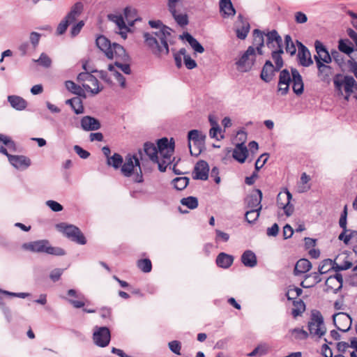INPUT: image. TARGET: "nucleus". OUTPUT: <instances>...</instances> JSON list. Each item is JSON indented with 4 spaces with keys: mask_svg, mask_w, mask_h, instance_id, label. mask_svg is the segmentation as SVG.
Returning a JSON list of instances; mask_svg holds the SVG:
<instances>
[{
    "mask_svg": "<svg viewBox=\"0 0 357 357\" xmlns=\"http://www.w3.org/2000/svg\"><path fill=\"white\" fill-rule=\"evenodd\" d=\"M149 24L156 30L144 33L145 45L158 56L167 55L169 52L167 40L171 36V29L160 20H149Z\"/></svg>",
    "mask_w": 357,
    "mask_h": 357,
    "instance_id": "obj_1",
    "label": "nucleus"
},
{
    "mask_svg": "<svg viewBox=\"0 0 357 357\" xmlns=\"http://www.w3.org/2000/svg\"><path fill=\"white\" fill-rule=\"evenodd\" d=\"M174 150L173 139L169 142L164 137L158 141L157 146L153 143L146 142L144 151L149 159L157 163L160 172H165L167 166L172 163V156Z\"/></svg>",
    "mask_w": 357,
    "mask_h": 357,
    "instance_id": "obj_2",
    "label": "nucleus"
},
{
    "mask_svg": "<svg viewBox=\"0 0 357 357\" xmlns=\"http://www.w3.org/2000/svg\"><path fill=\"white\" fill-rule=\"evenodd\" d=\"M121 172L126 177H132L136 183L143 182V175L139 158L137 155H128L121 166Z\"/></svg>",
    "mask_w": 357,
    "mask_h": 357,
    "instance_id": "obj_3",
    "label": "nucleus"
},
{
    "mask_svg": "<svg viewBox=\"0 0 357 357\" xmlns=\"http://www.w3.org/2000/svg\"><path fill=\"white\" fill-rule=\"evenodd\" d=\"M22 247L33 252H45L55 256H63L66 254L63 249L52 246L50 242L45 239L24 243Z\"/></svg>",
    "mask_w": 357,
    "mask_h": 357,
    "instance_id": "obj_4",
    "label": "nucleus"
},
{
    "mask_svg": "<svg viewBox=\"0 0 357 357\" xmlns=\"http://www.w3.org/2000/svg\"><path fill=\"white\" fill-rule=\"evenodd\" d=\"M56 229L66 238L79 245H85L86 239L81 230L74 225L61 222L56 225Z\"/></svg>",
    "mask_w": 357,
    "mask_h": 357,
    "instance_id": "obj_5",
    "label": "nucleus"
},
{
    "mask_svg": "<svg viewBox=\"0 0 357 357\" xmlns=\"http://www.w3.org/2000/svg\"><path fill=\"white\" fill-rule=\"evenodd\" d=\"M307 326L309 334L312 337L321 338L326 333V328L324 324L323 316L318 310L312 312Z\"/></svg>",
    "mask_w": 357,
    "mask_h": 357,
    "instance_id": "obj_6",
    "label": "nucleus"
},
{
    "mask_svg": "<svg viewBox=\"0 0 357 357\" xmlns=\"http://www.w3.org/2000/svg\"><path fill=\"white\" fill-rule=\"evenodd\" d=\"M83 10V4L81 2H77L73 5L70 11L59 24L56 33L58 35H62L67 30L68 26L73 23L77 18L80 15Z\"/></svg>",
    "mask_w": 357,
    "mask_h": 357,
    "instance_id": "obj_7",
    "label": "nucleus"
},
{
    "mask_svg": "<svg viewBox=\"0 0 357 357\" xmlns=\"http://www.w3.org/2000/svg\"><path fill=\"white\" fill-rule=\"evenodd\" d=\"M188 139L191 155L198 156L204 145L206 135L197 130H192L188 132Z\"/></svg>",
    "mask_w": 357,
    "mask_h": 357,
    "instance_id": "obj_8",
    "label": "nucleus"
},
{
    "mask_svg": "<svg viewBox=\"0 0 357 357\" xmlns=\"http://www.w3.org/2000/svg\"><path fill=\"white\" fill-rule=\"evenodd\" d=\"M77 81L83 82L82 87L93 96L99 93L102 90V87H100L96 77L87 72L80 73L77 76Z\"/></svg>",
    "mask_w": 357,
    "mask_h": 357,
    "instance_id": "obj_9",
    "label": "nucleus"
},
{
    "mask_svg": "<svg viewBox=\"0 0 357 357\" xmlns=\"http://www.w3.org/2000/svg\"><path fill=\"white\" fill-rule=\"evenodd\" d=\"M255 50L252 46H250L244 52L240 58L236 61V68L238 71L245 73L250 71L255 62Z\"/></svg>",
    "mask_w": 357,
    "mask_h": 357,
    "instance_id": "obj_10",
    "label": "nucleus"
},
{
    "mask_svg": "<svg viewBox=\"0 0 357 357\" xmlns=\"http://www.w3.org/2000/svg\"><path fill=\"white\" fill-rule=\"evenodd\" d=\"M111 334L109 328L105 326L94 328L93 340L96 345L100 347H107L110 342Z\"/></svg>",
    "mask_w": 357,
    "mask_h": 357,
    "instance_id": "obj_11",
    "label": "nucleus"
},
{
    "mask_svg": "<svg viewBox=\"0 0 357 357\" xmlns=\"http://www.w3.org/2000/svg\"><path fill=\"white\" fill-rule=\"evenodd\" d=\"M107 68L109 71V75L106 71L100 70L99 72L100 77L107 84H112L111 77H113L119 82L121 88H125L126 86V79L114 68V66H113V64H109Z\"/></svg>",
    "mask_w": 357,
    "mask_h": 357,
    "instance_id": "obj_12",
    "label": "nucleus"
},
{
    "mask_svg": "<svg viewBox=\"0 0 357 357\" xmlns=\"http://www.w3.org/2000/svg\"><path fill=\"white\" fill-rule=\"evenodd\" d=\"M333 323L338 331L347 332L351 327L352 319L344 312H338L333 316Z\"/></svg>",
    "mask_w": 357,
    "mask_h": 357,
    "instance_id": "obj_13",
    "label": "nucleus"
},
{
    "mask_svg": "<svg viewBox=\"0 0 357 357\" xmlns=\"http://www.w3.org/2000/svg\"><path fill=\"white\" fill-rule=\"evenodd\" d=\"M291 198L292 195L288 190L281 192L277 196L278 207L282 208L287 216H290L294 212V206L290 204Z\"/></svg>",
    "mask_w": 357,
    "mask_h": 357,
    "instance_id": "obj_14",
    "label": "nucleus"
},
{
    "mask_svg": "<svg viewBox=\"0 0 357 357\" xmlns=\"http://www.w3.org/2000/svg\"><path fill=\"white\" fill-rule=\"evenodd\" d=\"M298 48V59L299 63L304 67H308L313 63L309 50L300 41L296 40Z\"/></svg>",
    "mask_w": 357,
    "mask_h": 357,
    "instance_id": "obj_15",
    "label": "nucleus"
},
{
    "mask_svg": "<svg viewBox=\"0 0 357 357\" xmlns=\"http://www.w3.org/2000/svg\"><path fill=\"white\" fill-rule=\"evenodd\" d=\"M314 47L317 52V54L314 55V58L315 61H319L320 62L329 63L331 62V55L326 47L319 40H316L314 43Z\"/></svg>",
    "mask_w": 357,
    "mask_h": 357,
    "instance_id": "obj_16",
    "label": "nucleus"
},
{
    "mask_svg": "<svg viewBox=\"0 0 357 357\" xmlns=\"http://www.w3.org/2000/svg\"><path fill=\"white\" fill-rule=\"evenodd\" d=\"M250 29V26L246 19H243L241 15L238 16L236 22V33L238 38L244 40L247 37Z\"/></svg>",
    "mask_w": 357,
    "mask_h": 357,
    "instance_id": "obj_17",
    "label": "nucleus"
},
{
    "mask_svg": "<svg viewBox=\"0 0 357 357\" xmlns=\"http://www.w3.org/2000/svg\"><path fill=\"white\" fill-rule=\"evenodd\" d=\"M106 56L107 58L116 61H126L128 57L124 48L116 43L112 44L111 50L107 52Z\"/></svg>",
    "mask_w": 357,
    "mask_h": 357,
    "instance_id": "obj_18",
    "label": "nucleus"
},
{
    "mask_svg": "<svg viewBox=\"0 0 357 357\" xmlns=\"http://www.w3.org/2000/svg\"><path fill=\"white\" fill-rule=\"evenodd\" d=\"M262 193L258 189L253 190L246 197L245 202L250 208H261Z\"/></svg>",
    "mask_w": 357,
    "mask_h": 357,
    "instance_id": "obj_19",
    "label": "nucleus"
},
{
    "mask_svg": "<svg viewBox=\"0 0 357 357\" xmlns=\"http://www.w3.org/2000/svg\"><path fill=\"white\" fill-rule=\"evenodd\" d=\"M108 18L117 26L119 29L117 33L121 35L123 39H126L127 38V33L129 31V28L126 26L122 15L111 14L108 15Z\"/></svg>",
    "mask_w": 357,
    "mask_h": 357,
    "instance_id": "obj_20",
    "label": "nucleus"
},
{
    "mask_svg": "<svg viewBox=\"0 0 357 357\" xmlns=\"http://www.w3.org/2000/svg\"><path fill=\"white\" fill-rule=\"evenodd\" d=\"M8 160L17 169H26L31 164V160L24 155H9Z\"/></svg>",
    "mask_w": 357,
    "mask_h": 357,
    "instance_id": "obj_21",
    "label": "nucleus"
},
{
    "mask_svg": "<svg viewBox=\"0 0 357 357\" xmlns=\"http://www.w3.org/2000/svg\"><path fill=\"white\" fill-rule=\"evenodd\" d=\"M80 125L84 131H93L100 128V121L91 116H84L81 119Z\"/></svg>",
    "mask_w": 357,
    "mask_h": 357,
    "instance_id": "obj_22",
    "label": "nucleus"
},
{
    "mask_svg": "<svg viewBox=\"0 0 357 357\" xmlns=\"http://www.w3.org/2000/svg\"><path fill=\"white\" fill-rule=\"evenodd\" d=\"M208 172L209 167L206 161L200 160L197 162L194 170L195 178L205 181L208 177Z\"/></svg>",
    "mask_w": 357,
    "mask_h": 357,
    "instance_id": "obj_23",
    "label": "nucleus"
},
{
    "mask_svg": "<svg viewBox=\"0 0 357 357\" xmlns=\"http://www.w3.org/2000/svg\"><path fill=\"white\" fill-rule=\"evenodd\" d=\"M291 76L293 82V91L296 95H301L303 92V82L298 70L296 68H291Z\"/></svg>",
    "mask_w": 357,
    "mask_h": 357,
    "instance_id": "obj_24",
    "label": "nucleus"
},
{
    "mask_svg": "<svg viewBox=\"0 0 357 357\" xmlns=\"http://www.w3.org/2000/svg\"><path fill=\"white\" fill-rule=\"evenodd\" d=\"M241 261L246 267L254 268L257 264V256L252 250H247L242 254Z\"/></svg>",
    "mask_w": 357,
    "mask_h": 357,
    "instance_id": "obj_25",
    "label": "nucleus"
},
{
    "mask_svg": "<svg viewBox=\"0 0 357 357\" xmlns=\"http://www.w3.org/2000/svg\"><path fill=\"white\" fill-rule=\"evenodd\" d=\"M248 153L247 147L244 145L243 142H241L236 144L233 151L232 155L235 160L243 163L248 156Z\"/></svg>",
    "mask_w": 357,
    "mask_h": 357,
    "instance_id": "obj_26",
    "label": "nucleus"
},
{
    "mask_svg": "<svg viewBox=\"0 0 357 357\" xmlns=\"http://www.w3.org/2000/svg\"><path fill=\"white\" fill-rule=\"evenodd\" d=\"M317 66L318 68V76L323 82H329L330 77L332 74L331 66L324 64L319 61H317Z\"/></svg>",
    "mask_w": 357,
    "mask_h": 357,
    "instance_id": "obj_27",
    "label": "nucleus"
},
{
    "mask_svg": "<svg viewBox=\"0 0 357 357\" xmlns=\"http://www.w3.org/2000/svg\"><path fill=\"white\" fill-rule=\"evenodd\" d=\"M321 281L320 274L317 272L307 274L305 279L301 282V285L303 288H310L319 283Z\"/></svg>",
    "mask_w": 357,
    "mask_h": 357,
    "instance_id": "obj_28",
    "label": "nucleus"
},
{
    "mask_svg": "<svg viewBox=\"0 0 357 357\" xmlns=\"http://www.w3.org/2000/svg\"><path fill=\"white\" fill-rule=\"evenodd\" d=\"M216 264L222 268H229L234 262V257L225 252H220L216 257Z\"/></svg>",
    "mask_w": 357,
    "mask_h": 357,
    "instance_id": "obj_29",
    "label": "nucleus"
},
{
    "mask_svg": "<svg viewBox=\"0 0 357 357\" xmlns=\"http://www.w3.org/2000/svg\"><path fill=\"white\" fill-rule=\"evenodd\" d=\"M8 101L13 108L18 111L24 110L27 106V102L23 98L18 96H8Z\"/></svg>",
    "mask_w": 357,
    "mask_h": 357,
    "instance_id": "obj_30",
    "label": "nucleus"
},
{
    "mask_svg": "<svg viewBox=\"0 0 357 357\" xmlns=\"http://www.w3.org/2000/svg\"><path fill=\"white\" fill-rule=\"evenodd\" d=\"M169 11L173 16L174 20L180 26H186L189 21H188V16L186 13H178L176 10V6H174L173 9L171 8V7L168 8Z\"/></svg>",
    "mask_w": 357,
    "mask_h": 357,
    "instance_id": "obj_31",
    "label": "nucleus"
},
{
    "mask_svg": "<svg viewBox=\"0 0 357 357\" xmlns=\"http://www.w3.org/2000/svg\"><path fill=\"white\" fill-rule=\"evenodd\" d=\"M311 268L312 264L309 260L306 259H301L296 262L294 272L296 275H299L307 273Z\"/></svg>",
    "mask_w": 357,
    "mask_h": 357,
    "instance_id": "obj_32",
    "label": "nucleus"
},
{
    "mask_svg": "<svg viewBox=\"0 0 357 357\" xmlns=\"http://www.w3.org/2000/svg\"><path fill=\"white\" fill-rule=\"evenodd\" d=\"M68 295L70 296L77 298L78 300L68 299V301L75 308H81L84 306V296L82 294H78L75 289L68 291Z\"/></svg>",
    "mask_w": 357,
    "mask_h": 357,
    "instance_id": "obj_33",
    "label": "nucleus"
},
{
    "mask_svg": "<svg viewBox=\"0 0 357 357\" xmlns=\"http://www.w3.org/2000/svg\"><path fill=\"white\" fill-rule=\"evenodd\" d=\"M283 48L276 49L272 52V59L275 65L269 61V67H273L275 70H279L283 66V60L281 54H283Z\"/></svg>",
    "mask_w": 357,
    "mask_h": 357,
    "instance_id": "obj_34",
    "label": "nucleus"
},
{
    "mask_svg": "<svg viewBox=\"0 0 357 357\" xmlns=\"http://www.w3.org/2000/svg\"><path fill=\"white\" fill-rule=\"evenodd\" d=\"M220 8L225 17L234 16L236 13L231 0H220Z\"/></svg>",
    "mask_w": 357,
    "mask_h": 357,
    "instance_id": "obj_35",
    "label": "nucleus"
},
{
    "mask_svg": "<svg viewBox=\"0 0 357 357\" xmlns=\"http://www.w3.org/2000/svg\"><path fill=\"white\" fill-rule=\"evenodd\" d=\"M264 34L259 29L253 31V47H255L259 54H262L261 48L264 46Z\"/></svg>",
    "mask_w": 357,
    "mask_h": 357,
    "instance_id": "obj_36",
    "label": "nucleus"
},
{
    "mask_svg": "<svg viewBox=\"0 0 357 357\" xmlns=\"http://www.w3.org/2000/svg\"><path fill=\"white\" fill-rule=\"evenodd\" d=\"M66 104L70 105L76 114H80L84 112L82 101L79 97L66 100Z\"/></svg>",
    "mask_w": 357,
    "mask_h": 357,
    "instance_id": "obj_37",
    "label": "nucleus"
},
{
    "mask_svg": "<svg viewBox=\"0 0 357 357\" xmlns=\"http://www.w3.org/2000/svg\"><path fill=\"white\" fill-rule=\"evenodd\" d=\"M269 45L276 49L282 48V40L276 30L269 31Z\"/></svg>",
    "mask_w": 357,
    "mask_h": 357,
    "instance_id": "obj_38",
    "label": "nucleus"
},
{
    "mask_svg": "<svg viewBox=\"0 0 357 357\" xmlns=\"http://www.w3.org/2000/svg\"><path fill=\"white\" fill-rule=\"evenodd\" d=\"M338 49L347 55H350L354 51L352 43L348 39H340L338 42Z\"/></svg>",
    "mask_w": 357,
    "mask_h": 357,
    "instance_id": "obj_39",
    "label": "nucleus"
},
{
    "mask_svg": "<svg viewBox=\"0 0 357 357\" xmlns=\"http://www.w3.org/2000/svg\"><path fill=\"white\" fill-rule=\"evenodd\" d=\"M185 38L195 52L201 54L204 52V47L190 33H187L185 35Z\"/></svg>",
    "mask_w": 357,
    "mask_h": 357,
    "instance_id": "obj_40",
    "label": "nucleus"
},
{
    "mask_svg": "<svg viewBox=\"0 0 357 357\" xmlns=\"http://www.w3.org/2000/svg\"><path fill=\"white\" fill-rule=\"evenodd\" d=\"M66 88L70 91L71 93L79 96L85 97L84 90L82 87L77 85L75 82L70 80L66 81L65 82Z\"/></svg>",
    "mask_w": 357,
    "mask_h": 357,
    "instance_id": "obj_41",
    "label": "nucleus"
},
{
    "mask_svg": "<svg viewBox=\"0 0 357 357\" xmlns=\"http://www.w3.org/2000/svg\"><path fill=\"white\" fill-rule=\"evenodd\" d=\"M96 43L98 47L105 52V55L107 54V52L111 50V46L112 45L109 40L103 36H98L96 38Z\"/></svg>",
    "mask_w": 357,
    "mask_h": 357,
    "instance_id": "obj_42",
    "label": "nucleus"
},
{
    "mask_svg": "<svg viewBox=\"0 0 357 357\" xmlns=\"http://www.w3.org/2000/svg\"><path fill=\"white\" fill-rule=\"evenodd\" d=\"M291 337L295 340H306L310 334L305 330L299 328H296L289 331Z\"/></svg>",
    "mask_w": 357,
    "mask_h": 357,
    "instance_id": "obj_43",
    "label": "nucleus"
},
{
    "mask_svg": "<svg viewBox=\"0 0 357 357\" xmlns=\"http://www.w3.org/2000/svg\"><path fill=\"white\" fill-rule=\"evenodd\" d=\"M325 285L326 287V291L328 292H333L335 294L342 289L340 283L329 277L326 280Z\"/></svg>",
    "mask_w": 357,
    "mask_h": 357,
    "instance_id": "obj_44",
    "label": "nucleus"
},
{
    "mask_svg": "<svg viewBox=\"0 0 357 357\" xmlns=\"http://www.w3.org/2000/svg\"><path fill=\"white\" fill-rule=\"evenodd\" d=\"M310 180V176L305 172H303L301 174L300 182L298 185V190L299 192H305L310 189V185L308 184Z\"/></svg>",
    "mask_w": 357,
    "mask_h": 357,
    "instance_id": "obj_45",
    "label": "nucleus"
},
{
    "mask_svg": "<svg viewBox=\"0 0 357 357\" xmlns=\"http://www.w3.org/2000/svg\"><path fill=\"white\" fill-rule=\"evenodd\" d=\"M180 202L183 206H185L191 210L195 209L198 206L197 198L192 196L182 198Z\"/></svg>",
    "mask_w": 357,
    "mask_h": 357,
    "instance_id": "obj_46",
    "label": "nucleus"
},
{
    "mask_svg": "<svg viewBox=\"0 0 357 357\" xmlns=\"http://www.w3.org/2000/svg\"><path fill=\"white\" fill-rule=\"evenodd\" d=\"M124 15L126 21L127 22L129 26H132L134 24V22L137 20V17L136 16V10L134 8H125Z\"/></svg>",
    "mask_w": 357,
    "mask_h": 357,
    "instance_id": "obj_47",
    "label": "nucleus"
},
{
    "mask_svg": "<svg viewBox=\"0 0 357 357\" xmlns=\"http://www.w3.org/2000/svg\"><path fill=\"white\" fill-rule=\"evenodd\" d=\"M107 163L109 166H112L114 169H118L122 166L123 158L119 153H114L107 160Z\"/></svg>",
    "mask_w": 357,
    "mask_h": 357,
    "instance_id": "obj_48",
    "label": "nucleus"
},
{
    "mask_svg": "<svg viewBox=\"0 0 357 357\" xmlns=\"http://www.w3.org/2000/svg\"><path fill=\"white\" fill-rule=\"evenodd\" d=\"M189 183V178L188 177H176L172 181L174 187L178 190H182L185 189Z\"/></svg>",
    "mask_w": 357,
    "mask_h": 357,
    "instance_id": "obj_49",
    "label": "nucleus"
},
{
    "mask_svg": "<svg viewBox=\"0 0 357 357\" xmlns=\"http://www.w3.org/2000/svg\"><path fill=\"white\" fill-rule=\"evenodd\" d=\"M181 54H183V61L188 69L191 70L197 66L195 61L190 55L187 54V51L185 48L181 49Z\"/></svg>",
    "mask_w": 357,
    "mask_h": 357,
    "instance_id": "obj_50",
    "label": "nucleus"
},
{
    "mask_svg": "<svg viewBox=\"0 0 357 357\" xmlns=\"http://www.w3.org/2000/svg\"><path fill=\"white\" fill-rule=\"evenodd\" d=\"M284 43H285V50L287 53L289 54L291 56H293L296 52V46L292 41V39L289 35H286L284 37Z\"/></svg>",
    "mask_w": 357,
    "mask_h": 357,
    "instance_id": "obj_51",
    "label": "nucleus"
},
{
    "mask_svg": "<svg viewBox=\"0 0 357 357\" xmlns=\"http://www.w3.org/2000/svg\"><path fill=\"white\" fill-rule=\"evenodd\" d=\"M333 265V260L331 259H326L322 261L321 264L319 266L318 273L320 275L325 274L328 273L331 269Z\"/></svg>",
    "mask_w": 357,
    "mask_h": 357,
    "instance_id": "obj_52",
    "label": "nucleus"
},
{
    "mask_svg": "<svg viewBox=\"0 0 357 357\" xmlns=\"http://www.w3.org/2000/svg\"><path fill=\"white\" fill-rule=\"evenodd\" d=\"M259 209L257 208H250L249 211H248L245 215L246 220L249 223H252L255 220H257L259 215Z\"/></svg>",
    "mask_w": 357,
    "mask_h": 357,
    "instance_id": "obj_53",
    "label": "nucleus"
},
{
    "mask_svg": "<svg viewBox=\"0 0 357 357\" xmlns=\"http://www.w3.org/2000/svg\"><path fill=\"white\" fill-rule=\"evenodd\" d=\"M137 267L144 273H149L152 268L151 261L149 259L139 260Z\"/></svg>",
    "mask_w": 357,
    "mask_h": 357,
    "instance_id": "obj_54",
    "label": "nucleus"
},
{
    "mask_svg": "<svg viewBox=\"0 0 357 357\" xmlns=\"http://www.w3.org/2000/svg\"><path fill=\"white\" fill-rule=\"evenodd\" d=\"M291 79L289 70L284 69L280 73L278 85L289 84Z\"/></svg>",
    "mask_w": 357,
    "mask_h": 357,
    "instance_id": "obj_55",
    "label": "nucleus"
},
{
    "mask_svg": "<svg viewBox=\"0 0 357 357\" xmlns=\"http://www.w3.org/2000/svg\"><path fill=\"white\" fill-rule=\"evenodd\" d=\"M33 61L45 68H50L52 64L51 59L45 53H42L38 59Z\"/></svg>",
    "mask_w": 357,
    "mask_h": 357,
    "instance_id": "obj_56",
    "label": "nucleus"
},
{
    "mask_svg": "<svg viewBox=\"0 0 357 357\" xmlns=\"http://www.w3.org/2000/svg\"><path fill=\"white\" fill-rule=\"evenodd\" d=\"M222 130L219 126L212 127L209 130V135L211 138H214L216 140H220L224 137L221 134Z\"/></svg>",
    "mask_w": 357,
    "mask_h": 357,
    "instance_id": "obj_57",
    "label": "nucleus"
},
{
    "mask_svg": "<svg viewBox=\"0 0 357 357\" xmlns=\"http://www.w3.org/2000/svg\"><path fill=\"white\" fill-rule=\"evenodd\" d=\"M40 37V33L38 32L32 31L30 33L29 40L33 49H36V47L38 45Z\"/></svg>",
    "mask_w": 357,
    "mask_h": 357,
    "instance_id": "obj_58",
    "label": "nucleus"
},
{
    "mask_svg": "<svg viewBox=\"0 0 357 357\" xmlns=\"http://www.w3.org/2000/svg\"><path fill=\"white\" fill-rule=\"evenodd\" d=\"M121 61H115L114 64L113 66H114V68L117 67L125 74L130 75L131 73L130 65L128 63H121Z\"/></svg>",
    "mask_w": 357,
    "mask_h": 357,
    "instance_id": "obj_59",
    "label": "nucleus"
},
{
    "mask_svg": "<svg viewBox=\"0 0 357 357\" xmlns=\"http://www.w3.org/2000/svg\"><path fill=\"white\" fill-rule=\"evenodd\" d=\"M45 204L54 212L61 211L63 208L61 204L54 200H48Z\"/></svg>",
    "mask_w": 357,
    "mask_h": 357,
    "instance_id": "obj_60",
    "label": "nucleus"
},
{
    "mask_svg": "<svg viewBox=\"0 0 357 357\" xmlns=\"http://www.w3.org/2000/svg\"><path fill=\"white\" fill-rule=\"evenodd\" d=\"M298 305H300V307L293 308L291 310V314L294 317H296L302 314L305 311V305L303 301L300 300L297 302Z\"/></svg>",
    "mask_w": 357,
    "mask_h": 357,
    "instance_id": "obj_61",
    "label": "nucleus"
},
{
    "mask_svg": "<svg viewBox=\"0 0 357 357\" xmlns=\"http://www.w3.org/2000/svg\"><path fill=\"white\" fill-rule=\"evenodd\" d=\"M73 149L75 151V153L82 159H86L90 155L89 151L83 149L81 146L78 145H75Z\"/></svg>",
    "mask_w": 357,
    "mask_h": 357,
    "instance_id": "obj_62",
    "label": "nucleus"
},
{
    "mask_svg": "<svg viewBox=\"0 0 357 357\" xmlns=\"http://www.w3.org/2000/svg\"><path fill=\"white\" fill-rule=\"evenodd\" d=\"M169 349L173 353H174L177 355L181 354L180 351H181V343L178 341L174 340V341L169 342Z\"/></svg>",
    "mask_w": 357,
    "mask_h": 357,
    "instance_id": "obj_63",
    "label": "nucleus"
},
{
    "mask_svg": "<svg viewBox=\"0 0 357 357\" xmlns=\"http://www.w3.org/2000/svg\"><path fill=\"white\" fill-rule=\"evenodd\" d=\"M216 237L215 241L218 242L222 241L223 242H227L229 239V235L227 233L223 232L219 229L215 230Z\"/></svg>",
    "mask_w": 357,
    "mask_h": 357,
    "instance_id": "obj_64",
    "label": "nucleus"
}]
</instances>
